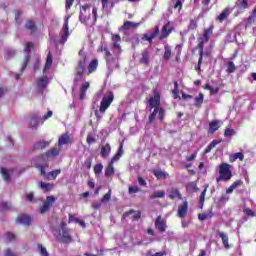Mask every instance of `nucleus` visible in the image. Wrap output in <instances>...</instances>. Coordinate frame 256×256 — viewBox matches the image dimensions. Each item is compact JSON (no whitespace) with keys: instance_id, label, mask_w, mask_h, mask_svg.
Listing matches in <instances>:
<instances>
[{"instance_id":"nucleus-1","label":"nucleus","mask_w":256,"mask_h":256,"mask_svg":"<svg viewBox=\"0 0 256 256\" xmlns=\"http://www.w3.org/2000/svg\"><path fill=\"white\" fill-rule=\"evenodd\" d=\"M150 107V115L148 116L147 124L151 125L157 119L160 123L165 121V108L161 107V92L157 88L153 89V96L148 99Z\"/></svg>"},{"instance_id":"nucleus-2","label":"nucleus","mask_w":256,"mask_h":256,"mask_svg":"<svg viewBox=\"0 0 256 256\" xmlns=\"http://www.w3.org/2000/svg\"><path fill=\"white\" fill-rule=\"evenodd\" d=\"M99 9L97 6H94L92 8V18H91V5L84 4L80 7V13H79V21L82 23V25H85L86 27H95L97 25V19H99L98 14Z\"/></svg>"},{"instance_id":"nucleus-3","label":"nucleus","mask_w":256,"mask_h":256,"mask_svg":"<svg viewBox=\"0 0 256 256\" xmlns=\"http://www.w3.org/2000/svg\"><path fill=\"white\" fill-rule=\"evenodd\" d=\"M113 101H115V94H113L112 91H109L107 95L102 98L99 111H95V117L98 121L103 118L105 111L111 107V103H113Z\"/></svg>"},{"instance_id":"nucleus-4","label":"nucleus","mask_w":256,"mask_h":256,"mask_svg":"<svg viewBox=\"0 0 256 256\" xmlns=\"http://www.w3.org/2000/svg\"><path fill=\"white\" fill-rule=\"evenodd\" d=\"M85 69H87V54H82V58L78 61L74 71L73 83H79L85 75Z\"/></svg>"},{"instance_id":"nucleus-5","label":"nucleus","mask_w":256,"mask_h":256,"mask_svg":"<svg viewBox=\"0 0 256 256\" xmlns=\"http://www.w3.org/2000/svg\"><path fill=\"white\" fill-rule=\"evenodd\" d=\"M233 178V172L231 171V165L225 162L219 165V177L216 178V183H227Z\"/></svg>"},{"instance_id":"nucleus-6","label":"nucleus","mask_w":256,"mask_h":256,"mask_svg":"<svg viewBox=\"0 0 256 256\" xmlns=\"http://www.w3.org/2000/svg\"><path fill=\"white\" fill-rule=\"evenodd\" d=\"M53 235L58 243H64L66 245H69V243H73V236L71 235V230L54 229Z\"/></svg>"},{"instance_id":"nucleus-7","label":"nucleus","mask_w":256,"mask_h":256,"mask_svg":"<svg viewBox=\"0 0 256 256\" xmlns=\"http://www.w3.org/2000/svg\"><path fill=\"white\" fill-rule=\"evenodd\" d=\"M57 199L55 196H47L46 200H44L43 205L39 207V213L41 215H45V213H49L51 211V207H53V203H55Z\"/></svg>"},{"instance_id":"nucleus-8","label":"nucleus","mask_w":256,"mask_h":256,"mask_svg":"<svg viewBox=\"0 0 256 256\" xmlns=\"http://www.w3.org/2000/svg\"><path fill=\"white\" fill-rule=\"evenodd\" d=\"M187 213H189V202L185 200L178 206L177 217L185 219V217H187Z\"/></svg>"},{"instance_id":"nucleus-9","label":"nucleus","mask_w":256,"mask_h":256,"mask_svg":"<svg viewBox=\"0 0 256 256\" xmlns=\"http://www.w3.org/2000/svg\"><path fill=\"white\" fill-rule=\"evenodd\" d=\"M175 31V28L171 26V22L168 21L161 29V35L159 36L160 41H163V39H167L169 37L170 33H173Z\"/></svg>"},{"instance_id":"nucleus-10","label":"nucleus","mask_w":256,"mask_h":256,"mask_svg":"<svg viewBox=\"0 0 256 256\" xmlns=\"http://www.w3.org/2000/svg\"><path fill=\"white\" fill-rule=\"evenodd\" d=\"M63 33L60 35V41L59 43L61 45H65L67 43V40L69 39V20H66L63 27H62Z\"/></svg>"},{"instance_id":"nucleus-11","label":"nucleus","mask_w":256,"mask_h":256,"mask_svg":"<svg viewBox=\"0 0 256 256\" xmlns=\"http://www.w3.org/2000/svg\"><path fill=\"white\" fill-rule=\"evenodd\" d=\"M154 225L156 229H158L159 233H165L167 230V222H165V219L161 216H157Z\"/></svg>"},{"instance_id":"nucleus-12","label":"nucleus","mask_w":256,"mask_h":256,"mask_svg":"<svg viewBox=\"0 0 256 256\" xmlns=\"http://www.w3.org/2000/svg\"><path fill=\"white\" fill-rule=\"evenodd\" d=\"M106 67L107 69H109V71H115V69H120V66L114 56L106 58Z\"/></svg>"},{"instance_id":"nucleus-13","label":"nucleus","mask_w":256,"mask_h":256,"mask_svg":"<svg viewBox=\"0 0 256 256\" xmlns=\"http://www.w3.org/2000/svg\"><path fill=\"white\" fill-rule=\"evenodd\" d=\"M71 143H73V139H71L69 133L62 134L58 139L59 147H63V145H71Z\"/></svg>"},{"instance_id":"nucleus-14","label":"nucleus","mask_w":256,"mask_h":256,"mask_svg":"<svg viewBox=\"0 0 256 256\" xmlns=\"http://www.w3.org/2000/svg\"><path fill=\"white\" fill-rule=\"evenodd\" d=\"M232 12H233V8L231 7L224 8L223 11L220 13V15L217 16L216 21H218L219 23H223V21H225V19H227V17H229V15H231Z\"/></svg>"},{"instance_id":"nucleus-15","label":"nucleus","mask_w":256,"mask_h":256,"mask_svg":"<svg viewBox=\"0 0 256 256\" xmlns=\"http://www.w3.org/2000/svg\"><path fill=\"white\" fill-rule=\"evenodd\" d=\"M111 39L113 41V47L114 49H117L118 53H123V50L121 49V36L119 34H112Z\"/></svg>"},{"instance_id":"nucleus-16","label":"nucleus","mask_w":256,"mask_h":256,"mask_svg":"<svg viewBox=\"0 0 256 256\" xmlns=\"http://www.w3.org/2000/svg\"><path fill=\"white\" fill-rule=\"evenodd\" d=\"M141 23L125 21L124 24L120 27L119 31H129V29H137L140 27Z\"/></svg>"},{"instance_id":"nucleus-17","label":"nucleus","mask_w":256,"mask_h":256,"mask_svg":"<svg viewBox=\"0 0 256 256\" xmlns=\"http://www.w3.org/2000/svg\"><path fill=\"white\" fill-rule=\"evenodd\" d=\"M24 29H26V31H30L31 35H35V33H37V25L31 19L26 21Z\"/></svg>"},{"instance_id":"nucleus-18","label":"nucleus","mask_w":256,"mask_h":256,"mask_svg":"<svg viewBox=\"0 0 256 256\" xmlns=\"http://www.w3.org/2000/svg\"><path fill=\"white\" fill-rule=\"evenodd\" d=\"M99 67V60L97 59H92L89 64H88V71H87V75H91L93 73H95V71H97V68Z\"/></svg>"},{"instance_id":"nucleus-19","label":"nucleus","mask_w":256,"mask_h":256,"mask_svg":"<svg viewBox=\"0 0 256 256\" xmlns=\"http://www.w3.org/2000/svg\"><path fill=\"white\" fill-rule=\"evenodd\" d=\"M16 222L21 223V225L29 226L32 223L31 216H29L27 214H22L17 217Z\"/></svg>"},{"instance_id":"nucleus-20","label":"nucleus","mask_w":256,"mask_h":256,"mask_svg":"<svg viewBox=\"0 0 256 256\" xmlns=\"http://www.w3.org/2000/svg\"><path fill=\"white\" fill-rule=\"evenodd\" d=\"M110 154L111 144L106 143L105 145H102L100 150V156L102 157V159H107V157H109Z\"/></svg>"},{"instance_id":"nucleus-21","label":"nucleus","mask_w":256,"mask_h":256,"mask_svg":"<svg viewBox=\"0 0 256 256\" xmlns=\"http://www.w3.org/2000/svg\"><path fill=\"white\" fill-rule=\"evenodd\" d=\"M59 153H61V148L53 147L44 154H42V157H47L48 159L50 157H58Z\"/></svg>"},{"instance_id":"nucleus-22","label":"nucleus","mask_w":256,"mask_h":256,"mask_svg":"<svg viewBox=\"0 0 256 256\" xmlns=\"http://www.w3.org/2000/svg\"><path fill=\"white\" fill-rule=\"evenodd\" d=\"M91 87V84L89 82H84L81 84L80 87V93H79V99L80 101H83L85 99V96L87 95V90Z\"/></svg>"},{"instance_id":"nucleus-23","label":"nucleus","mask_w":256,"mask_h":256,"mask_svg":"<svg viewBox=\"0 0 256 256\" xmlns=\"http://www.w3.org/2000/svg\"><path fill=\"white\" fill-rule=\"evenodd\" d=\"M149 59H151V53L148 50H143L142 57L140 58V63L145 65V67L149 66Z\"/></svg>"},{"instance_id":"nucleus-24","label":"nucleus","mask_w":256,"mask_h":256,"mask_svg":"<svg viewBox=\"0 0 256 256\" xmlns=\"http://www.w3.org/2000/svg\"><path fill=\"white\" fill-rule=\"evenodd\" d=\"M53 187H55V184L53 183L40 182V189L43 191V193L53 191Z\"/></svg>"},{"instance_id":"nucleus-25","label":"nucleus","mask_w":256,"mask_h":256,"mask_svg":"<svg viewBox=\"0 0 256 256\" xmlns=\"http://www.w3.org/2000/svg\"><path fill=\"white\" fill-rule=\"evenodd\" d=\"M169 198L170 199H183V196L181 195V192L178 190V188H172L170 190V194H169Z\"/></svg>"},{"instance_id":"nucleus-26","label":"nucleus","mask_w":256,"mask_h":256,"mask_svg":"<svg viewBox=\"0 0 256 256\" xmlns=\"http://www.w3.org/2000/svg\"><path fill=\"white\" fill-rule=\"evenodd\" d=\"M37 85L39 89H47V85H49V81L47 76H43L42 78L37 79Z\"/></svg>"},{"instance_id":"nucleus-27","label":"nucleus","mask_w":256,"mask_h":256,"mask_svg":"<svg viewBox=\"0 0 256 256\" xmlns=\"http://www.w3.org/2000/svg\"><path fill=\"white\" fill-rule=\"evenodd\" d=\"M211 35H213V25L209 26L207 29H204L203 31V37L205 43H209V40L211 39Z\"/></svg>"},{"instance_id":"nucleus-28","label":"nucleus","mask_w":256,"mask_h":256,"mask_svg":"<svg viewBox=\"0 0 256 256\" xmlns=\"http://www.w3.org/2000/svg\"><path fill=\"white\" fill-rule=\"evenodd\" d=\"M221 141L223 140H213L207 147L206 149L203 151V155H207V153H211L212 149H215V147H217V145H219V143H221Z\"/></svg>"},{"instance_id":"nucleus-29","label":"nucleus","mask_w":256,"mask_h":256,"mask_svg":"<svg viewBox=\"0 0 256 256\" xmlns=\"http://www.w3.org/2000/svg\"><path fill=\"white\" fill-rule=\"evenodd\" d=\"M51 65H53V54L49 51L46 57L44 71H49V69H51Z\"/></svg>"},{"instance_id":"nucleus-30","label":"nucleus","mask_w":256,"mask_h":256,"mask_svg":"<svg viewBox=\"0 0 256 256\" xmlns=\"http://www.w3.org/2000/svg\"><path fill=\"white\" fill-rule=\"evenodd\" d=\"M218 235L222 240V243L225 249H230L231 246H229V236L223 232H218Z\"/></svg>"},{"instance_id":"nucleus-31","label":"nucleus","mask_w":256,"mask_h":256,"mask_svg":"<svg viewBox=\"0 0 256 256\" xmlns=\"http://www.w3.org/2000/svg\"><path fill=\"white\" fill-rule=\"evenodd\" d=\"M0 173L6 183H9L11 181V171L7 168H1Z\"/></svg>"},{"instance_id":"nucleus-32","label":"nucleus","mask_w":256,"mask_h":256,"mask_svg":"<svg viewBox=\"0 0 256 256\" xmlns=\"http://www.w3.org/2000/svg\"><path fill=\"white\" fill-rule=\"evenodd\" d=\"M237 159H239V161H243V159H245V155L242 152H238L229 156L230 163H235Z\"/></svg>"},{"instance_id":"nucleus-33","label":"nucleus","mask_w":256,"mask_h":256,"mask_svg":"<svg viewBox=\"0 0 256 256\" xmlns=\"http://www.w3.org/2000/svg\"><path fill=\"white\" fill-rule=\"evenodd\" d=\"M113 175H115V167H113V164L108 162V165L105 168V177H113Z\"/></svg>"},{"instance_id":"nucleus-34","label":"nucleus","mask_w":256,"mask_h":256,"mask_svg":"<svg viewBox=\"0 0 256 256\" xmlns=\"http://www.w3.org/2000/svg\"><path fill=\"white\" fill-rule=\"evenodd\" d=\"M61 173V169H56V170H53L51 172H49L47 175H48V178H45L47 181H51V179L53 181H55L57 179V176L60 175Z\"/></svg>"},{"instance_id":"nucleus-35","label":"nucleus","mask_w":256,"mask_h":256,"mask_svg":"<svg viewBox=\"0 0 256 256\" xmlns=\"http://www.w3.org/2000/svg\"><path fill=\"white\" fill-rule=\"evenodd\" d=\"M154 177H156V179H167V177H169V174L162 170H156L154 171Z\"/></svg>"},{"instance_id":"nucleus-36","label":"nucleus","mask_w":256,"mask_h":256,"mask_svg":"<svg viewBox=\"0 0 256 256\" xmlns=\"http://www.w3.org/2000/svg\"><path fill=\"white\" fill-rule=\"evenodd\" d=\"M203 99V93H199L198 96L194 99V106L198 107V109L201 108V106L203 105Z\"/></svg>"},{"instance_id":"nucleus-37","label":"nucleus","mask_w":256,"mask_h":256,"mask_svg":"<svg viewBox=\"0 0 256 256\" xmlns=\"http://www.w3.org/2000/svg\"><path fill=\"white\" fill-rule=\"evenodd\" d=\"M198 21H199V17L195 18V19H190L189 20V24H188V29L190 31H195V29H197L198 27Z\"/></svg>"},{"instance_id":"nucleus-38","label":"nucleus","mask_w":256,"mask_h":256,"mask_svg":"<svg viewBox=\"0 0 256 256\" xmlns=\"http://www.w3.org/2000/svg\"><path fill=\"white\" fill-rule=\"evenodd\" d=\"M213 212H204L202 214H198L199 221H207V219H211L213 217Z\"/></svg>"},{"instance_id":"nucleus-39","label":"nucleus","mask_w":256,"mask_h":256,"mask_svg":"<svg viewBox=\"0 0 256 256\" xmlns=\"http://www.w3.org/2000/svg\"><path fill=\"white\" fill-rule=\"evenodd\" d=\"M215 131H219V122L212 121L209 124V133H211L213 135V133H215Z\"/></svg>"},{"instance_id":"nucleus-40","label":"nucleus","mask_w":256,"mask_h":256,"mask_svg":"<svg viewBox=\"0 0 256 256\" xmlns=\"http://www.w3.org/2000/svg\"><path fill=\"white\" fill-rule=\"evenodd\" d=\"M47 167H49L48 163L38 166V168L40 169V173H41V175H43L44 179H49V175H47L48 173L45 171L47 169Z\"/></svg>"},{"instance_id":"nucleus-41","label":"nucleus","mask_w":256,"mask_h":256,"mask_svg":"<svg viewBox=\"0 0 256 256\" xmlns=\"http://www.w3.org/2000/svg\"><path fill=\"white\" fill-rule=\"evenodd\" d=\"M165 197V191H157L149 196V199H163Z\"/></svg>"},{"instance_id":"nucleus-42","label":"nucleus","mask_w":256,"mask_h":256,"mask_svg":"<svg viewBox=\"0 0 256 256\" xmlns=\"http://www.w3.org/2000/svg\"><path fill=\"white\" fill-rule=\"evenodd\" d=\"M164 59L165 61H169V59H171V46L169 45L164 47Z\"/></svg>"},{"instance_id":"nucleus-43","label":"nucleus","mask_w":256,"mask_h":256,"mask_svg":"<svg viewBox=\"0 0 256 256\" xmlns=\"http://www.w3.org/2000/svg\"><path fill=\"white\" fill-rule=\"evenodd\" d=\"M237 67L235 66V63L233 61H229L227 63V69L226 73H235Z\"/></svg>"},{"instance_id":"nucleus-44","label":"nucleus","mask_w":256,"mask_h":256,"mask_svg":"<svg viewBox=\"0 0 256 256\" xmlns=\"http://www.w3.org/2000/svg\"><path fill=\"white\" fill-rule=\"evenodd\" d=\"M31 125L33 129H37L39 127V115L34 114L31 118Z\"/></svg>"},{"instance_id":"nucleus-45","label":"nucleus","mask_w":256,"mask_h":256,"mask_svg":"<svg viewBox=\"0 0 256 256\" xmlns=\"http://www.w3.org/2000/svg\"><path fill=\"white\" fill-rule=\"evenodd\" d=\"M45 147H49V141H39L34 145L35 149H45Z\"/></svg>"},{"instance_id":"nucleus-46","label":"nucleus","mask_w":256,"mask_h":256,"mask_svg":"<svg viewBox=\"0 0 256 256\" xmlns=\"http://www.w3.org/2000/svg\"><path fill=\"white\" fill-rule=\"evenodd\" d=\"M205 195H207V188L200 194L199 205L200 209H203V205H205Z\"/></svg>"},{"instance_id":"nucleus-47","label":"nucleus","mask_w":256,"mask_h":256,"mask_svg":"<svg viewBox=\"0 0 256 256\" xmlns=\"http://www.w3.org/2000/svg\"><path fill=\"white\" fill-rule=\"evenodd\" d=\"M37 247L41 256H49V252H47V248L43 244H37Z\"/></svg>"},{"instance_id":"nucleus-48","label":"nucleus","mask_w":256,"mask_h":256,"mask_svg":"<svg viewBox=\"0 0 256 256\" xmlns=\"http://www.w3.org/2000/svg\"><path fill=\"white\" fill-rule=\"evenodd\" d=\"M11 203L9 202H0V211H10Z\"/></svg>"},{"instance_id":"nucleus-49","label":"nucleus","mask_w":256,"mask_h":256,"mask_svg":"<svg viewBox=\"0 0 256 256\" xmlns=\"http://www.w3.org/2000/svg\"><path fill=\"white\" fill-rule=\"evenodd\" d=\"M238 9H249V0H241L238 4Z\"/></svg>"},{"instance_id":"nucleus-50","label":"nucleus","mask_w":256,"mask_h":256,"mask_svg":"<svg viewBox=\"0 0 256 256\" xmlns=\"http://www.w3.org/2000/svg\"><path fill=\"white\" fill-rule=\"evenodd\" d=\"M5 237H6V243H11V241H15L17 236H15V234L11 232H6Z\"/></svg>"},{"instance_id":"nucleus-51","label":"nucleus","mask_w":256,"mask_h":256,"mask_svg":"<svg viewBox=\"0 0 256 256\" xmlns=\"http://www.w3.org/2000/svg\"><path fill=\"white\" fill-rule=\"evenodd\" d=\"M102 171H103V164L98 163L94 166L95 175H101Z\"/></svg>"},{"instance_id":"nucleus-52","label":"nucleus","mask_w":256,"mask_h":256,"mask_svg":"<svg viewBox=\"0 0 256 256\" xmlns=\"http://www.w3.org/2000/svg\"><path fill=\"white\" fill-rule=\"evenodd\" d=\"M203 47H204L203 42L198 43L197 49H199V58H202V59L203 57H205V50H203Z\"/></svg>"},{"instance_id":"nucleus-53","label":"nucleus","mask_w":256,"mask_h":256,"mask_svg":"<svg viewBox=\"0 0 256 256\" xmlns=\"http://www.w3.org/2000/svg\"><path fill=\"white\" fill-rule=\"evenodd\" d=\"M86 143L88 145H93V143H97V139L93 135L88 134L86 138Z\"/></svg>"},{"instance_id":"nucleus-54","label":"nucleus","mask_w":256,"mask_h":256,"mask_svg":"<svg viewBox=\"0 0 256 256\" xmlns=\"http://www.w3.org/2000/svg\"><path fill=\"white\" fill-rule=\"evenodd\" d=\"M235 129L227 128L224 131V137H233L235 135Z\"/></svg>"},{"instance_id":"nucleus-55","label":"nucleus","mask_w":256,"mask_h":256,"mask_svg":"<svg viewBox=\"0 0 256 256\" xmlns=\"http://www.w3.org/2000/svg\"><path fill=\"white\" fill-rule=\"evenodd\" d=\"M111 190H109L102 198L101 203H107V201H111Z\"/></svg>"},{"instance_id":"nucleus-56","label":"nucleus","mask_w":256,"mask_h":256,"mask_svg":"<svg viewBox=\"0 0 256 256\" xmlns=\"http://www.w3.org/2000/svg\"><path fill=\"white\" fill-rule=\"evenodd\" d=\"M139 191H141V188H139L138 186H129L128 188V193L130 195H133V193H139Z\"/></svg>"},{"instance_id":"nucleus-57","label":"nucleus","mask_w":256,"mask_h":256,"mask_svg":"<svg viewBox=\"0 0 256 256\" xmlns=\"http://www.w3.org/2000/svg\"><path fill=\"white\" fill-rule=\"evenodd\" d=\"M30 59H31V56H29V55L25 56L24 62H23L22 67H21V71H25V69H27V66L29 65V60Z\"/></svg>"},{"instance_id":"nucleus-58","label":"nucleus","mask_w":256,"mask_h":256,"mask_svg":"<svg viewBox=\"0 0 256 256\" xmlns=\"http://www.w3.org/2000/svg\"><path fill=\"white\" fill-rule=\"evenodd\" d=\"M141 40L148 41L149 45H153V38L148 34H143Z\"/></svg>"},{"instance_id":"nucleus-59","label":"nucleus","mask_w":256,"mask_h":256,"mask_svg":"<svg viewBox=\"0 0 256 256\" xmlns=\"http://www.w3.org/2000/svg\"><path fill=\"white\" fill-rule=\"evenodd\" d=\"M187 189H188V191H198L199 190V188H197V184L195 182H190L187 185Z\"/></svg>"},{"instance_id":"nucleus-60","label":"nucleus","mask_w":256,"mask_h":256,"mask_svg":"<svg viewBox=\"0 0 256 256\" xmlns=\"http://www.w3.org/2000/svg\"><path fill=\"white\" fill-rule=\"evenodd\" d=\"M92 163H93V158L88 157V158L85 160V162H84V165H85L86 169H88V170L91 169Z\"/></svg>"},{"instance_id":"nucleus-61","label":"nucleus","mask_w":256,"mask_h":256,"mask_svg":"<svg viewBox=\"0 0 256 256\" xmlns=\"http://www.w3.org/2000/svg\"><path fill=\"white\" fill-rule=\"evenodd\" d=\"M243 212L248 217H255V212H253V210H251V208H246V209H244Z\"/></svg>"},{"instance_id":"nucleus-62","label":"nucleus","mask_w":256,"mask_h":256,"mask_svg":"<svg viewBox=\"0 0 256 256\" xmlns=\"http://www.w3.org/2000/svg\"><path fill=\"white\" fill-rule=\"evenodd\" d=\"M159 35V26H155L153 32L150 34L152 39H155Z\"/></svg>"},{"instance_id":"nucleus-63","label":"nucleus","mask_w":256,"mask_h":256,"mask_svg":"<svg viewBox=\"0 0 256 256\" xmlns=\"http://www.w3.org/2000/svg\"><path fill=\"white\" fill-rule=\"evenodd\" d=\"M159 35V26H155L153 32L150 34L152 39H155Z\"/></svg>"},{"instance_id":"nucleus-64","label":"nucleus","mask_w":256,"mask_h":256,"mask_svg":"<svg viewBox=\"0 0 256 256\" xmlns=\"http://www.w3.org/2000/svg\"><path fill=\"white\" fill-rule=\"evenodd\" d=\"M241 185H243V180H236L231 184L233 189H237V187H241Z\"/></svg>"}]
</instances>
